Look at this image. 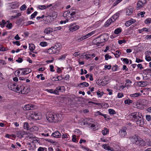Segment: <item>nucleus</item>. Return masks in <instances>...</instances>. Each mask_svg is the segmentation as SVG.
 I'll use <instances>...</instances> for the list:
<instances>
[{
	"label": "nucleus",
	"instance_id": "f3484780",
	"mask_svg": "<svg viewBox=\"0 0 151 151\" xmlns=\"http://www.w3.org/2000/svg\"><path fill=\"white\" fill-rule=\"evenodd\" d=\"M137 145H139L141 146H144L145 145V142L140 137L139 138L138 142L137 143Z\"/></svg>",
	"mask_w": 151,
	"mask_h": 151
},
{
	"label": "nucleus",
	"instance_id": "774afa93",
	"mask_svg": "<svg viewBox=\"0 0 151 151\" xmlns=\"http://www.w3.org/2000/svg\"><path fill=\"white\" fill-rule=\"evenodd\" d=\"M44 149H45L46 151H47V150H46V148H43L41 147H40L38 148V151H44Z\"/></svg>",
	"mask_w": 151,
	"mask_h": 151
},
{
	"label": "nucleus",
	"instance_id": "2eb2a0df",
	"mask_svg": "<svg viewBox=\"0 0 151 151\" xmlns=\"http://www.w3.org/2000/svg\"><path fill=\"white\" fill-rule=\"evenodd\" d=\"M46 20L45 22H46L47 23H48L51 22L53 21L54 19L51 16L48 15L45 17Z\"/></svg>",
	"mask_w": 151,
	"mask_h": 151
},
{
	"label": "nucleus",
	"instance_id": "7c9ffc66",
	"mask_svg": "<svg viewBox=\"0 0 151 151\" xmlns=\"http://www.w3.org/2000/svg\"><path fill=\"white\" fill-rule=\"evenodd\" d=\"M121 54V53L120 52V51L119 50L116 51L114 53V54L116 58H118L119 57Z\"/></svg>",
	"mask_w": 151,
	"mask_h": 151
},
{
	"label": "nucleus",
	"instance_id": "864d4df0",
	"mask_svg": "<svg viewBox=\"0 0 151 151\" xmlns=\"http://www.w3.org/2000/svg\"><path fill=\"white\" fill-rule=\"evenodd\" d=\"M105 59L106 60H108L109 59H111V56L109 55L108 54H106L105 55Z\"/></svg>",
	"mask_w": 151,
	"mask_h": 151
},
{
	"label": "nucleus",
	"instance_id": "bf43d9fd",
	"mask_svg": "<svg viewBox=\"0 0 151 151\" xmlns=\"http://www.w3.org/2000/svg\"><path fill=\"white\" fill-rule=\"evenodd\" d=\"M126 42V41L124 40H119L118 41V43L119 44L121 45L122 43H125Z\"/></svg>",
	"mask_w": 151,
	"mask_h": 151
},
{
	"label": "nucleus",
	"instance_id": "1a4fd4ad",
	"mask_svg": "<svg viewBox=\"0 0 151 151\" xmlns=\"http://www.w3.org/2000/svg\"><path fill=\"white\" fill-rule=\"evenodd\" d=\"M126 128L125 127H123L120 130L119 132V133L121 137H124L127 134L126 132Z\"/></svg>",
	"mask_w": 151,
	"mask_h": 151
},
{
	"label": "nucleus",
	"instance_id": "3c124183",
	"mask_svg": "<svg viewBox=\"0 0 151 151\" xmlns=\"http://www.w3.org/2000/svg\"><path fill=\"white\" fill-rule=\"evenodd\" d=\"M5 24H6V22L5 20L4 19L2 20V22H0V25L2 27H4Z\"/></svg>",
	"mask_w": 151,
	"mask_h": 151
},
{
	"label": "nucleus",
	"instance_id": "69168bd1",
	"mask_svg": "<svg viewBox=\"0 0 151 151\" xmlns=\"http://www.w3.org/2000/svg\"><path fill=\"white\" fill-rule=\"evenodd\" d=\"M63 78L62 76H58L56 77V80H55V81H60Z\"/></svg>",
	"mask_w": 151,
	"mask_h": 151
},
{
	"label": "nucleus",
	"instance_id": "c03bdc74",
	"mask_svg": "<svg viewBox=\"0 0 151 151\" xmlns=\"http://www.w3.org/2000/svg\"><path fill=\"white\" fill-rule=\"evenodd\" d=\"M121 60H122L126 64H128L129 63V60L127 58H122L121 59Z\"/></svg>",
	"mask_w": 151,
	"mask_h": 151
},
{
	"label": "nucleus",
	"instance_id": "4d7b16f0",
	"mask_svg": "<svg viewBox=\"0 0 151 151\" xmlns=\"http://www.w3.org/2000/svg\"><path fill=\"white\" fill-rule=\"evenodd\" d=\"M37 12H35L33 14L31 15V19H33L35 18V16L37 15Z\"/></svg>",
	"mask_w": 151,
	"mask_h": 151
},
{
	"label": "nucleus",
	"instance_id": "4c0bfd02",
	"mask_svg": "<svg viewBox=\"0 0 151 151\" xmlns=\"http://www.w3.org/2000/svg\"><path fill=\"white\" fill-rule=\"evenodd\" d=\"M132 101L129 99H126L124 101L125 104L129 105L131 103H132Z\"/></svg>",
	"mask_w": 151,
	"mask_h": 151
},
{
	"label": "nucleus",
	"instance_id": "b1692460",
	"mask_svg": "<svg viewBox=\"0 0 151 151\" xmlns=\"http://www.w3.org/2000/svg\"><path fill=\"white\" fill-rule=\"evenodd\" d=\"M46 91L50 93H53L56 94H58V91H55V90H53L52 89H47Z\"/></svg>",
	"mask_w": 151,
	"mask_h": 151
},
{
	"label": "nucleus",
	"instance_id": "473e14b6",
	"mask_svg": "<svg viewBox=\"0 0 151 151\" xmlns=\"http://www.w3.org/2000/svg\"><path fill=\"white\" fill-rule=\"evenodd\" d=\"M29 125L27 122H25L24 123V129H26L27 130H29Z\"/></svg>",
	"mask_w": 151,
	"mask_h": 151
},
{
	"label": "nucleus",
	"instance_id": "a878e982",
	"mask_svg": "<svg viewBox=\"0 0 151 151\" xmlns=\"http://www.w3.org/2000/svg\"><path fill=\"white\" fill-rule=\"evenodd\" d=\"M29 50L32 52L35 48V46L34 45L32 44H29Z\"/></svg>",
	"mask_w": 151,
	"mask_h": 151
},
{
	"label": "nucleus",
	"instance_id": "4be33fe9",
	"mask_svg": "<svg viewBox=\"0 0 151 151\" xmlns=\"http://www.w3.org/2000/svg\"><path fill=\"white\" fill-rule=\"evenodd\" d=\"M114 22L112 21L111 19L110 18V19L108 20L105 22V26L106 27H108L109 26L111 23V22Z\"/></svg>",
	"mask_w": 151,
	"mask_h": 151
},
{
	"label": "nucleus",
	"instance_id": "8fccbe9b",
	"mask_svg": "<svg viewBox=\"0 0 151 151\" xmlns=\"http://www.w3.org/2000/svg\"><path fill=\"white\" fill-rule=\"evenodd\" d=\"M25 25L26 26H28L29 25H30L32 24H34V22L31 21H29L27 22H26L25 23Z\"/></svg>",
	"mask_w": 151,
	"mask_h": 151
},
{
	"label": "nucleus",
	"instance_id": "7ed1b4c3",
	"mask_svg": "<svg viewBox=\"0 0 151 151\" xmlns=\"http://www.w3.org/2000/svg\"><path fill=\"white\" fill-rule=\"evenodd\" d=\"M139 138L140 137L137 135H134L129 137V139L133 143L137 145L139 139Z\"/></svg>",
	"mask_w": 151,
	"mask_h": 151
},
{
	"label": "nucleus",
	"instance_id": "c85d7f7f",
	"mask_svg": "<svg viewBox=\"0 0 151 151\" xmlns=\"http://www.w3.org/2000/svg\"><path fill=\"white\" fill-rule=\"evenodd\" d=\"M141 95V93H136L133 94H131L130 95V96L131 97H137Z\"/></svg>",
	"mask_w": 151,
	"mask_h": 151
},
{
	"label": "nucleus",
	"instance_id": "a19ab883",
	"mask_svg": "<svg viewBox=\"0 0 151 151\" xmlns=\"http://www.w3.org/2000/svg\"><path fill=\"white\" fill-rule=\"evenodd\" d=\"M38 8L41 10L45 9L46 8V6L45 5H39L38 6Z\"/></svg>",
	"mask_w": 151,
	"mask_h": 151
},
{
	"label": "nucleus",
	"instance_id": "6ab92c4d",
	"mask_svg": "<svg viewBox=\"0 0 151 151\" xmlns=\"http://www.w3.org/2000/svg\"><path fill=\"white\" fill-rule=\"evenodd\" d=\"M102 147L105 149L108 150H110L111 151H113L114 150L112 148L110 147L108 145L106 144L103 145Z\"/></svg>",
	"mask_w": 151,
	"mask_h": 151
},
{
	"label": "nucleus",
	"instance_id": "37998d69",
	"mask_svg": "<svg viewBox=\"0 0 151 151\" xmlns=\"http://www.w3.org/2000/svg\"><path fill=\"white\" fill-rule=\"evenodd\" d=\"M40 45L42 47H45L47 45V43L46 42H42L40 43Z\"/></svg>",
	"mask_w": 151,
	"mask_h": 151
},
{
	"label": "nucleus",
	"instance_id": "0e129e2a",
	"mask_svg": "<svg viewBox=\"0 0 151 151\" xmlns=\"http://www.w3.org/2000/svg\"><path fill=\"white\" fill-rule=\"evenodd\" d=\"M12 23H8L7 24L6 27L7 28H8L9 29H10L12 28Z\"/></svg>",
	"mask_w": 151,
	"mask_h": 151
},
{
	"label": "nucleus",
	"instance_id": "aec40b11",
	"mask_svg": "<svg viewBox=\"0 0 151 151\" xmlns=\"http://www.w3.org/2000/svg\"><path fill=\"white\" fill-rule=\"evenodd\" d=\"M119 13H117L114 14L110 18L111 19L112 21L114 22L119 17Z\"/></svg>",
	"mask_w": 151,
	"mask_h": 151
},
{
	"label": "nucleus",
	"instance_id": "6e6552de",
	"mask_svg": "<svg viewBox=\"0 0 151 151\" xmlns=\"http://www.w3.org/2000/svg\"><path fill=\"white\" fill-rule=\"evenodd\" d=\"M24 89L25 87L23 86H17V92L22 94H25V92L24 91Z\"/></svg>",
	"mask_w": 151,
	"mask_h": 151
},
{
	"label": "nucleus",
	"instance_id": "20e7f679",
	"mask_svg": "<svg viewBox=\"0 0 151 151\" xmlns=\"http://www.w3.org/2000/svg\"><path fill=\"white\" fill-rule=\"evenodd\" d=\"M146 3V0H139L137 2V10L140 9Z\"/></svg>",
	"mask_w": 151,
	"mask_h": 151
},
{
	"label": "nucleus",
	"instance_id": "ea45409f",
	"mask_svg": "<svg viewBox=\"0 0 151 151\" xmlns=\"http://www.w3.org/2000/svg\"><path fill=\"white\" fill-rule=\"evenodd\" d=\"M109 114L110 115H113L116 114V112L112 109H109Z\"/></svg>",
	"mask_w": 151,
	"mask_h": 151
},
{
	"label": "nucleus",
	"instance_id": "09e8293b",
	"mask_svg": "<svg viewBox=\"0 0 151 151\" xmlns=\"http://www.w3.org/2000/svg\"><path fill=\"white\" fill-rule=\"evenodd\" d=\"M7 49L4 48L2 45H0V51H4L7 50Z\"/></svg>",
	"mask_w": 151,
	"mask_h": 151
},
{
	"label": "nucleus",
	"instance_id": "052dcab7",
	"mask_svg": "<svg viewBox=\"0 0 151 151\" xmlns=\"http://www.w3.org/2000/svg\"><path fill=\"white\" fill-rule=\"evenodd\" d=\"M146 120L148 121H150L151 120V116L149 115H146Z\"/></svg>",
	"mask_w": 151,
	"mask_h": 151
},
{
	"label": "nucleus",
	"instance_id": "de8ad7c7",
	"mask_svg": "<svg viewBox=\"0 0 151 151\" xmlns=\"http://www.w3.org/2000/svg\"><path fill=\"white\" fill-rule=\"evenodd\" d=\"M122 0H116L113 4V6H115L121 2Z\"/></svg>",
	"mask_w": 151,
	"mask_h": 151
},
{
	"label": "nucleus",
	"instance_id": "f704fd0d",
	"mask_svg": "<svg viewBox=\"0 0 151 151\" xmlns=\"http://www.w3.org/2000/svg\"><path fill=\"white\" fill-rule=\"evenodd\" d=\"M66 56L67 55L66 54L62 55L59 58H58V60H64L66 58Z\"/></svg>",
	"mask_w": 151,
	"mask_h": 151
},
{
	"label": "nucleus",
	"instance_id": "58836bf2",
	"mask_svg": "<svg viewBox=\"0 0 151 151\" xmlns=\"http://www.w3.org/2000/svg\"><path fill=\"white\" fill-rule=\"evenodd\" d=\"M139 33H141L143 31L148 32V29L146 28H144L138 30Z\"/></svg>",
	"mask_w": 151,
	"mask_h": 151
},
{
	"label": "nucleus",
	"instance_id": "79ce46f5",
	"mask_svg": "<svg viewBox=\"0 0 151 151\" xmlns=\"http://www.w3.org/2000/svg\"><path fill=\"white\" fill-rule=\"evenodd\" d=\"M79 85H82L84 87H87L89 86V84L87 82H83L80 83Z\"/></svg>",
	"mask_w": 151,
	"mask_h": 151
},
{
	"label": "nucleus",
	"instance_id": "5701e85b",
	"mask_svg": "<svg viewBox=\"0 0 151 151\" xmlns=\"http://www.w3.org/2000/svg\"><path fill=\"white\" fill-rule=\"evenodd\" d=\"M109 129L105 127L104 130L102 131V133L104 135H105L109 133Z\"/></svg>",
	"mask_w": 151,
	"mask_h": 151
},
{
	"label": "nucleus",
	"instance_id": "72a5a7b5",
	"mask_svg": "<svg viewBox=\"0 0 151 151\" xmlns=\"http://www.w3.org/2000/svg\"><path fill=\"white\" fill-rule=\"evenodd\" d=\"M29 129L31 131H34L38 130V128L36 126H34L32 128H31Z\"/></svg>",
	"mask_w": 151,
	"mask_h": 151
},
{
	"label": "nucleus",
	"instance_id": "5fc2aeb1",
	"mask_svg": "<svg viewBox=\"0 0 151 151\" xmlns=\"http://www.w3.org/2000/svg\"><path fill=\"white\" fill-rule=\"evenodd\" d=\"M93 4L94 5L97 6L99 4V0H93Z\"/></svg>",
	"mask_w": 151,
	"mask_h": 151
},
{
	"label": "nucleus",
	"instance_id": "423d86ee",
	"mask_svg": "<svg viewBox=\"0 0 151 151\" xmlns=\"http://www.w3.org/2000/svg\"><path fill=\"white\" fill-rule=\"evenodd\" d=\"M35 106L32 104H29L25 105L23 108L24 110H29L35 109Z\"/></svg>",
	"mask_w": 151,
	"mask_h": 151
},
{
	"label": "nucleus",
	"instance_id": "a18cd8bd",
	"mask_svg": "<svg viewBox=\"0 0 151 151\" xmlns=\"http://www.w3.org/2000/svg\"><path fill=\"white\" fill-rule=\"evenodd\" d=\"M95 33V32L94 31H93L89 33H88L86 35V36L87 37V38L91 36L93 34H94Z\"/></svg>",
	"mask_w": 151,
	"mask_h": 151
},
{
	"label": "nucleus",
	"instance_id": "e433bc0d",
	"mask_svg": "<svg viewBox=\"0 0 151 151\" xmlns=\"http://www.w3.org/2000/svg\"><path fill=\"white\" fill-rule=\"evenodd\" d=\"M46 141H48L49 142L52 143V144H54L55 145H56L57 142L55 141H53V140L50 139H46Z\"/></svg>",
	"mask_w": 151,
	"mask_h": 151
},
{
	"label": "nucleus",
	"instance_id": "cd10ccee",
	"mask_svg": "<svg viewBox=\"0 0 151 151\" xmlns=\"http://www.w3.org/2000/svg\"><path fill=\"white\" fill-rule=\"evenodd\" d=\"M122 31V29L121 28H117L114 31V33L116 34H118L121 32Z\"/></svg>",
	"mask_w": 151,
	"mask_h": 151
},
{
	"label": "nucleus",
	"instance_id": "c756f323",
	"mask_svg": "<svg viewBox=\"0 0 151 151\" xmlns=\"http://www.w3.org/2000/svg\"><path fill=\"white\" fill-rule=\"evenodd\" d=\"M64 86H59L56 88V89L55 90V91H58V94L59 92V91H61V89H64Z\"/></svg>",
	"mask_w": 151,
	"mask_h": 151
},
{
	"label": "nucleus",
	"instance_id": "680f3d73",
	"mask_svg": "<svg viewBox=\"0 0 151 151\" xmlns=\"http://www.w3.org/2000/svg\"><path fill=\"white\" fill-rule=\"evenodd\" d=\"M6 64V63L4 60L0 59V65H4Z\"/></svg>",
	"mask_w": 151,
	"mask_h": 151
},
{
	"label": "nucleus",
	"instance_id": "6e6d98bb",
	"mask_svg": "<svg viewBox=\"0 0 151 151\" xmlns=\"http://www.w3.org/2000/svg\"><path fill=\"white\" fill-rule=\"evenodd\" d=\"M26 6L25 4L22 5L20 8V9L21 10H24L26 9Z\"/></svg>",
	"mask_w": 151,
	"mask_h": 151
},
{
	"label": "nucleus",
	"instance_id": "ddd939ff",
	"mask_svg": "<svg viewBox=\"0 0 151 151\" xmlns=\"http://www.w3.org/2000/svg\"><path fill=\"white\" fill-rule=\"evenodd\" d=\"M51 136L55 138H59L61 137V134L59 131H56L52 133Z\"/></svg>",
	"mask_w": 151,
	"mask_h": 151
},
{
	"label": "nucleus",
	"instance_id": "f03ea898",
	"mask_svg": "<svg viewBox=\"0 0 151 151\" xmlns=\"http://www.w3.org/2000/svg\"><path fill=\"white\" fill-rule=\"evenodd\" d=\"M129 115L132 120L135 122L138 126L142 127L144 124V120L141 114L134 112L131 114Z\"/></svg>",
	"mask_w": 151,
	"mask_h": 151
},
{
	"label": "nucleus",
	"instance_id": "a211bd4d",
	"mask_svg": "<svg viewBox=\"0 0 151 151\" xmlns=\"http://www.w3.org/2000/svg\"><path fill=\"white\" fill-rule=\"evenodd\" d=\"M100 39L99 38H96V39L93 40L92 42L94 44L99 45L101 43V42H100Z\"/></svg>",
	"mask_w": 151,
	"mask_h": 151
},
{
	"label": "nucleus",
	"instance_id": "13d9d810",
	"mask_svg": "<svg viewBox=\"0 0 151 151\" xmlns=\"http://www.w3.org/2000/svg\"><path fill=\"white\" fill-rule=\"evenodd\" d=\"M103 116L104 117V119L106 120H107L108 119H110L109 116L108 115H107L106 114H103Z\"/></svg>",
	"mask_w": 151,
	"mask_h": 151
},
{
	"label": "nucleus",
	"instance_id": "393cba45",
	"mask_svg": "<svg viewBox=\"0 0 151 151\" xmlns=\"http://www.w3.org/2000/svg\"><path fill=\"white\" fill-rule=\"evenodd\" d=\"M35 114L34 111H31L29 112V116L30 118L34 119H35V117L34 116Z\"/></svg>",
	"mask_w": 151,
	"mask_h": 151
},
{
	"label": "nucleus",
	"instance_id": "338daca9",
	"mask_svg": "<svg viewBox=\"0 0 151 151\" xmlns=\"http://www.w3.org/2000/svg\"><path fill=\"white\" fill-rule=\"evenodd\" d=\"M97 94L99 97H101L102 96L100 91L98 90L97 92Z\"/></svg>",
	"mask_w": 151,
	"mask_h": 151
},
{
	"label": "nucleus",
	"instance_id": "412c9836",
	"mask_svg": "<svg viewBox=\"0 0 151 151\" xmlns=\"http://www.w3.org/2000/svg\"><path fill=\"white\" fill-rule=\"evenodd\" d=\"M9 88L10 89L16 92L17 91V86H16L15 84H13V85H11L10 86H9Z\"/></svg>",
	"mask_w": 151,
	"mask_h": 151
},
{
	"label": "nucleus",
	"instance_id": "bb28decb",
	"mask_svg": "<svg viewBox=\"0 0 151 151\" xmlns=\"http://www.w3.org/2000/svg\"><path fill=\"white\" fill-rule=\"evenodd\" d=\"M133 9L131 8L127 9L126 11L127 14L128 15H130L133 12Z\"/></svg>",
	"mask_w": 151,
	"mask_h": 151
},
{
	"label": "nucleus",
	"instance_id": "9d476101",
	"mask_svg": "<svg viewBox=\"0 0 151 151\" xmlns=\"http://www.w3.org/2000/svg\"><path fill=\"white\" fill-rule=\"evenodd\" d=\"M70 26L69 30L70 31L72 32L78 29L79 28V26L78 25L74 26L73 24H70Z\"/></svg>",
	"mask_w": 151,
	"mask_h": 151
},
{
	"label": "nucleus",
	"instance_id": "c9c22d12",
	"mask_svg": "<svg viewBox=\"0 0 151 151\" xmlns=\"http://www.w3.org/2000/svg\"><path fill=\"white\" fill-rule=\"evenodd\" d=\"M69 13L68 11L65 12L63 14V16L66 18L68 19V17Z\"/></svg>",
	"mask_w": 151,
	"mask_h": 151
},
{
	"label": "nucleus",
	"instance_id": "2f4dec72",
	"mask_svg": "<svg viewBox=\"0 0 151 151\" xmlns=\"http://www.w3.org/2000/svg\"><path fill=\"white\" fill-rule=\"evenodd\" d=\"M101 106L102 107L103 106H104V107L105 108H107L109 106V104L107 103H101Z\"/></svg>",
	"mask_w": 151,
	"mask_h": 151
},
{
	"label": "nucleus",
	"instance_id": "f257e3e1",
	"mask_svg": "<svg viewBox=\"0 0 151 151\" xmlns=\"http://www.w3.org/2000/svg\"><path fill=\"white\" fill-rule=\"evenodd\" d=\"M47 120L50 122L56 123L62 120L61 114H55L54 112H48L46 114Z\"/></svg>",
	"mask_w": 151,
	"mask_h": 151
},
{
	"label": "nucleus",
	"instance_id": "dca6fc26",
	"mask_svg": "<svg viewBox=\"0 0 151 151\" xmlns=\"http://www.w3.org/2000/svg\"><path fill=\"white\" fill-rule=\"evenodd\" d=\"M53 31V30L52 28L50 27H48L45 29L44 33L46 34H48L52 32Z\"/></svg>",
	"mask_w": 151,
	"mask_h": 151
},
{
	"label": "nucleus",
	"instance_id": "e2e57ef3",
	"mask_svg": "<svg viewBox=\"0 0 151 151\" xmlns=\"http://www.w3.org/2000/svg\"><path fill=\"white\" fill-rule=\"evenodd\" d=\"M145 59L147 61H150L151 60V58L149 56H145Z\"/></svg>",
	"mask_w": 151,
	"mask_h": 151
},
{
	"label": "nucleus",
	"instance_id": "603ef678",
	"mask_svg": "<svg viewBox=\"0 0 151 151\" xmlns=\"http://www.w3.org/2000/svg\"><path fill=\"white\" fill-rule=\"evenodd\" d=\"M151 23V18H148L145 21V23L146 24H150Z\"/></svg>",
	"mask_w": 151,
	"mask_h": 151
},
{
	"label": "nucleus",
	"instance_id": "49530a36",
	"mask_svg": "<svg viewBox=\"0 0 151 151\" xmlns=\"http://www.w3.org/2000/svg\"><path fill=\"white\" fill-rule=\"evenodd\" d=\"M50 15L51 16V17L53 18V19H54L57 17V13L54 12L52 13L51 15Z\"/></svg>",
	"mask_w": 151,
	"mask_h": 151
},
{
	"label": "nucleus",
	"instance_id": "9b49d317",
	"mask_svg": "<svg viewBox=\"0 0 151 151\" xmlns=\"http://www.w3.org/2000/svg\"><path fill=\"white\" fill-rule=\"evenodd\" d=\"M101 37V41L102 42H105L107 40V38H108V35L107 34H105L100 36Z\"/></svg>",
	"mask_w": 151,
	"mask_h": 151
},
{
	"label": "nucleus",
	"instance_id": "4468645a",
	"mask_svg": "<svg viewBox=\"0 0 151 151\" xmlns=\"http://www.w3.org/2000/svg\"><path fill=\"white\" fill-rule=\"evenodd\" d=\"M135 20L134 19H131L127 21L125 23V25L127 27H129L132 24L135 22Z\"/></svg>",
	"mask_w": 151,
	"mask_h": 151
},
{
	"label": "nucleus",
	"instance_id": "39448f33",
	"mask_svg": "<svg viewBox=\"0 0 151 151\" xmlns=\"http://www.w3.org/2000/svg\"><path fill=\"white\" fill-rule=\"evenodd\" d=\"M58 50H57V47L56 46L52 47L49 49L47 51V52L49 54H55L57 52Z\"/></svg>",
	"mask_w": 151,
	"mask_h": 151
},
{
	"label": "nucleus",
	"instance_id": "0eeeda50",
	"mask_svg": "<svg viewBox=\"0 0 151 151\" xmlns=\"http://www.w3.org/2000/svg\"><path fill=\"white\" fill-rule=\"evenodd\" d=\"M20 70H21L22 72L21 73L22 75H26L31 72L32 70L31 69L27 68H21Z\"/></svg>",
	"mask_w": 151,
	"mask_h": 151
},
{
	"label": "nucleus",
	"instance_id": "f8f14e48",
	"mask_svg": "<svg viewBox=\"0 0 151 151\" xmlns=\"http://www.w3.org/2000/svg\"><path fill=\"white\" fill-rule=\"evenodd\" d=\"M101 37V41L102 42H105L107 40V38H108V35L107 34H105L100 36Z\"/></svg>",
	"mask_w": 151,
	"mask_h": 151
}]
</instances>
